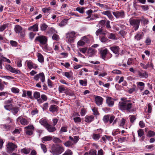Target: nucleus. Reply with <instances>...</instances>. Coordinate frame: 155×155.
Here are the masks:
<instances>
[{"mask_svg": "<svg viewBox=\"0 0 155 155\" xmlns=\"http://www.w3.org/2000/svg\"><path fill=\"white\" fill-rule=\"evenodd\" d=\"M119 106L121 110H129L132 108V103L129 100L121 98V101L119 102Z\"/></svg>", "mask_w": 155, "mask_h": 155, "instance_id": "1", "label": "nucleus"}, {"mask_svg": "<svg viewBox=\"0 0 155 155\" xmlns=\"http://www.w3.org/2000/svg\"><path fill=\"white\" fill-rule=\"evenodd\" d=\"M64 151V148L62 146L57 145L52 147L50 152L54 155H58Z\"/></svg>", "mask_w": 155, "mask_h": 155, "instance_id": "2", "label": "nucleus"}, {"mask_svg": "<svg viewBox=\"0 0 155 155\" xmlns=\"http://www.w3.org/2000/svg\"><path fill=\"white\" fill-rule=\"evenodd\" d=\"M129 21L130 25L133 26L134 29L135 30H137L140 24V20L139 19L131 18L129 19Z\"/></svg>", "mask_w": 155, "mask_h": 155, "instance_id": "3", "label": "nucleus"}, {"mask_svg": "<svg viewBox=\"0 0 155 155\" xmlns=\"http://www.w3.org/2000/svg\"><path fill=\"white\" fill-rule=\"evenodd\" d=\"M47 38L43 35H40L36 37L35 39V42H39L41 45H45L47 41Z\"/></svg>", "mask_w": 155, "mask_h": 155, "instance_id": "4", "label": "nucleus"}, {"mask_svg": "<svg viewBox=\"0 0 155 155\" xmlns=\"http://www.w3.org/2000/svg\"><path fill=\"white\" fill-rule=\"evenodd\" d=\"M74 31L68 32L66 34V38L68 42L71 43L74 41L76 37Z\"/></svg>", "mask_w": 155, "mask_h": 155, "instance_id": "5", "label": "nucleus"}, {"mask_svg": "<svg viewBox=\"0 0 155 155\" xmlns=\"http://www.w3.org/2000/svg\"><path fill=\"white\" fill-rule=\"evenodd\" d=\"M7 152L10 153L17 148V146L13 143L9 142L8 143L6 146Z\"/></svg>", "mask_w": 155, "mask_h": 155, "instance_id": "6", "label": "nucleus"}, {"mask_svg": "<svg viewBox=\"0 0 155 155\" xmlns=\"http://www.w3.org/2000/svg\"><path fill=\"white\" fill-rule=\"evenodd\" d=\"M13 102L12 100H8L5 101L4 105V107L5 110L8 111H10L12 110L13 106L12 104Z\"/></svg>", "mask_w": 155, "mask_h": 155, "instance_id": "7", "label": "nucleus"}, {"mask_svg": "<svg viewBox=\"0 0 155 155\" xmlns=\"http://www.w3.org/2000/svg\"><path fill=\"white\" fill-rule=\"evenodd\" d=\"M30 120L28 118H25L22 117H19L17 118V121L20 122L21 125H26L28 124Z\"/></svg>", "mask_w": 155, "mask_h": 155, "instance_id": "8", "label": "nucleus"}, {"mask_svg": "<svg viewBox=\"0 0 155 155\" xmlns=\"http://www.w3.org/2000/svg\"><path fill=\"white\" fill-rule=\"evenodd\" d=\"M34 78L36 81H38L40 79L42 83H44L45 81V75L43 72L40 73L36 75L34 77Z\"/></svg>", "mask_w": 155, "mask_h": 155, "instance_id": "9", "label": "nucleus"}, {"mask_svg": "<svg viewBox=\"0 0 155 155\" xmlns=\"http://www.w3.org/2000/svg\"><path fill=\"white\" fill-rule=\"evenodd\" d=\"M114 99L110 97H106V104L110 107H113L114 103Z\"/></svg>", "mask_w": 155, "mask_h": 155, "instance_id": "10", "label": "nucleus"}, {"mask_svg": "<svg viewBox=\"0 0 155 155\" xmlns=\"http://www.w3.org/2000/svg\"><path fill=\"white\" fill-rule=\"evenodd\" d=\"M113 14L117 18H123L125 16L124 13V11H116L113 12Z\"/></svg>", "mask_w": 155, "mask_h": 155, "instance_id": "11", "label": "nucleus"}, {"mask_svg": "<svg viewBox=\"0 0 155 155\" xmlns=\"http://www.w3.org/2000/svg\"><path fill=\"white\" fill-rule=\"evenodd\" d=\"M110 48L114 53L117 56L119 55L120 48L117 45L113 46L110 47Z\"/></svg>", "mask_w": 155, "mask_h": 155, "instance_id": "12", "label": "nucleus"}, {"mask_svg": "<svg viewBox=\"0 0 155 155\" xmlns=\"http://www.w3.org/2000/svg\"><path fill=\"white\" fill-rule=\"evenodd\" d=\"M22 28L18 25H15L14 28V31L16 33H20L21 37H23L24 36V32L22 31Z\"/></svg>", "mask_w": 155, "mask_h": 155, "instance_id": "13", "label": "nucleus"}, {"mask_svg": "<svg viewBox=\"0 0 155 155\" xmlns=\"http://www.w3.org/2000/svg\"><path fill=\"white\" fill-rule=\"evenodd\" d=\"M103 100V99L100 96H97L95 97L96 103L98 106H100L102 104Z\"/></svg>", "mask_w": 155, "mask_h": 155, "instance_id": "14", "label": "nucleus"}, {"mask_svg": "<svg viewBox=\"0 0 155 155\" xmlns=\"http://www.w3.org/2000/svg\"><path fill=\"white\" fill-rule=\"evenodd\" d=\"M102 13L103 14L107 16L110 20H112L114 18L110 11L108 10L106 11H104L102 12Z\"/></svg>", "mask_w": 155, "mask_h": 155, "instance_id": "15", "label": "nucleus"}, {"mask_svg": "<svg viewBox=\"0 0 155 155\" xmlns=\"http://www.w3.org/2000/svg\"><path fill=\"white\" fill-rule=\"evenodd\" d=\"M108 50L107 48L101 50L100 51L101 54V57L104 60H105L106 55L108 52Z\"/></svg>", "mask_w": 155, "mask_h": 155, "instance_id": "16", "label": "nucleus"}, {"mask_svg": "<svg viewBox=\"0 0 155 155\" xmlns=\"http://www.w3.org/2000/svg\"><path fill=\"white\" fill-rule=\"evenodd\" d=\"M27 65L28 68L30 69L32 68L35 69L37 67L36 65L33 63L31 61H27Z\"/></svg>", "mask_w": 155, "mask_h": 155, "instance_id": "17", "label": "nucleus"}, {"mask_svg": "<svg viewBox=\"0 0 155 155\" xmlns=\"http://www.w3.org/2000/svg\"><path fill=\"white\" fill-rule=\"evenodd\" d=\"M28 30L33 31H37L38 30V24H35L33 25L30 26L28 28Z\"/></svg>", "mask_w": 155, "mask_h": 155, "instance_id": "18", "label": "nucleus"}, {"mask_svg": "<svg viewBox=\"0 0 155 155\" xmlns=\"http://www.w3.org/2000/svg\"><path fill=\"white\" fill-rule=\"evenodd\" d=\"M95 52V50L91 48H89L87 50V55L88 57H91L93 55Z\"/></svg>", "mask_w": 155, "mask_h": 155, "instance_id": "19", "label": "nucleus"}, {"mask_svg": "<svg viewBox=\"0 0 155 155\" xmlns=\"http://www.w3.org/2000/svg\"><path fill=\"white\" fill-rule=\"evenodd\" d=\"M137 87L141 91H143L144 88L145 84L141 82H138L137 83Z\"/></svg>", "mask_w": 155, "mask_h": 155, "instance_id": "20", "label": "nucleus"}, {"mask_svg": "<svg viewBox=\"0 0 155 155\" xmlns=\"http://www.w3.org/2000/svg\"><path fill=\"white\" fill-rule=\"evenodd\" d=\"M46 128L49 132H53L56 130L55 127L50 125L49 124L46 127Z\"/></svg>", "mask_w": 155, "mask_h": 155, "instance_id": "21", "label": "nucleus"}, {"mask_svg": "<svg viewBox=\"0 0 155 155\" xmlns=\"http://www.w3.org/2000/svg\"><path fill=\"white\" fill-rule=\"evenodd\" d=\"M106 31H103L102 29L99 28L97 29L96 32V35L97 36H98L101 35H105L106 34Z\"/></svg>", "mask_w": 155, "mask_h": 155, "instance_id": "22", "label": "nucleus"}, {"mask_svg": "<svg viewBox=\"0 0 155 155\" xmlns=\"http://www.w3.org/2000/svg\"><path fill=\"white\" fill-rule=\"evenodd\" d=\"M94 117L93 116H86L85 121L88 123L91 122L93 120Z\"/></svg>", "mask_w": 155, "mask_h": 155, "instance_id": "23", "label": "nucleus"}, {"mask_svg": "<svg viewBox=\"0 0 155 155\" xmlns=\"http://www.w3.org/2000/svg\"><path fill=\"white\" fill-rule=\"evenodd\" d=\"M30 149L28 148H25L21 149V152L22 153H23L25 154H27L29 153L30 151Z\"/></svg>", "mask_w": 155, "mask_h": 155, "instance_id": "24", "label": "nucleus"}, {"mask_svg": "<svg viewBox=\"0 0 155 155\" xmlns=\"http://www.w3.org/2000/svg\"><path fill=\"white\" fill-rule=\"evenodd\" d=\"M139 75L141 78H147L148 75L147 73L145 71L139 72L138 73Z\"/></svg>", "mask_w": 155, "mask_h": 155, "instance_id": "25", "label": "nucleus"}, {"mask_svg": "<svg viewBox=\"0 0 155 155\" xmlns=\"http://www.w3.org/2000/svg\"><path fill=\"white\" fill-rule=\"evenodd\" d=\"M143 37L142 33L138 32L135 36V39L137 40H139L142 39Z\"/></svg>", "mask_w": 155, "mask_h": 155, "instance_id": "26", "label": "nucleus"}, {"mask_svg": "<svg viewBox=\"0 0 155 155\" xmlns=\"http://www.w3.org/2000/svg\"><path fill=\"white\" fill-rule=\"evenodd\" d=\"M48 27V26L45 23H42L40 24V29L41 31H45Z\"/></svg>", "mask_w": 155, "mask_h": 155, "instance_id": "27", "label": "nucleus"}, {"mask_svg": "<svg viewBox=\"0 0 155 155\" xmlns=\"http://www.w3.org/2000/svg\"><path fill=\"white\" fill-rule=\"evenodd\" d=\"M37 56L38 58V60L40 62L42 63L44 62V57L41 53H38Z\"/></svg>", "mask_w": 155, "mask_h": 155, "instance_id": "28", "label": "nucleus"}, {"mask_svg": "<svg viewBox=\"0 0 155 155\" xmlns=\"http://www.w3.org/2000/svg\"><path fill=\"white\" fill-rule=\"evenodd\" d=\"M39 123L41 125H43L45 127L48 124L45 120L43 119L40 120Z\"/></svg>", "mask_w": 155, "mask_h": 155, "instance_id": "29", "label": "nucleus"}, {"mask_svg": "<svg viewBox=\"0 0 155 155\" xmlns=\"http://www.w3.org/2000/svg\"><path fill=\"white\" fill-rule=\"evenodd\" d=\"M57 106L55 105H52L50 106L49 110L52 112H54L56 111L57 110Z\"/></svg>", "mask_w": 155, "mask_h": 155, "instance_id": "30", "label": "nucleus"}, {"mask_svg": "<svg viewBox=\"0 0 155 155\" xmlns=\"http://www.w3.org/2000/svg\"><path fill=\"white\" fill-rule=\"evenodd\" d=\"M146 66L147 67V69L148 68H149L150 70L153 69L154 66L152 62H150V63H147L146 64Z\"/></svg>", "mask_w": 155, "mask_h": 155, "instance_id": "31", "label": "nucleus"}, {"mask_svg": "<svg viewBox=\"0 0 155 155\" xmlns=\"http://www.w3.org/2000/svg\"><path fill=\"white\" fill-rule=\"evenodd\" d=\"M52 137L51 136H45L42 138V141H49L52 140Z\"/></svg>", "mask_w": 155, "mask_h": 155, "instance_id": "32", "label": "nucleus"}, {"mask_svg": "<svg viewBox=\"0 0 155 155\" xmlns=\"http://www.w3.org/2000/svg\"><path fill=\"white\" fill-rule=\"evenodd\" d=\"M19 110V107H13V108L12 110V111L14 115H16L17 113L18 112Z\"/></svg>", "mask_w": 155, "mask_h": 155, "instance_id": "33", "label": "nucleus"}, {"mask_svg": "<svg viewBox=\"0 0 155 155\" xmlns=\"http://www.w3.org/2000/svg\"><path fill=\"white\" fill-rule=\"evenodd\" d=\"M79 83L81 85L83 86H86L87 84V81L86 80H79Z\"/></svg>", "mask_w": 155, "mask_h": 155, "instance_id": "34", "label": "nucleus"}, {"mask_svg": "<svg viewBox=\"0 0 155 155\" xmlns=\"http://www.w3.org/2000/svg\"><path fill=\"white\" fill-rule=\"evenodd\" d=\"M43 12L44 13H50L51 11V9L50 7L48 8H44L42 9Z\"/></svg>", "mask_w": 155, "mask_h": 155, "instance_id": "35", "label": "nucleus"}, {"mask_svg": "<svg viewBox=\"0 0 155 155\" xmlns=\"http://www.w3.org/2000/svg\"><path fill=\"white\" fill-rule=\"evenodd\" d=\"M93 138L95 140H98L101 137L100 135L99 134H93Z\"/></svg>", "mask_w": 155, "mask_h": 155, "instance_id": "36", "label": "nucleus"}, {"mask_svg": "<svg viewBox=\"0 0 155 155\" xmlns=\"http://www.w3.org/2000/svg\"><path fill=\"white\" fill-rule=\"evenodd\" d=\"M34 97L35 99H38L40 98V94L39 92L36 91L34 93Z\"/></svg>", "mask_w": 155, "mask_h": 155, "instance_id": "37", "label": "nucleus"}, {"mask_svg": "<svg viewBox=\"0 0 155 155\" xmlns=\"http://www.w3.org/2000/svg\"><path fill=\"white\" fill-rule=\"evenodd\" d=\"M73 152L69 149L67 150L62 155H72Z\"/></svg>", "mask_w": 155, "mask_h": 155, "instance_id": "38", "label": "nucleus"}, {"mask_svg": "<svg viewBox=\"0 0 155 155\" xmlns=\"http://www.w3.org/2000/svg\"><path fill=\"white\" fill-rule=\"evenodd\" d=\"M84 8L83 7L81 8L78 7L76 8V10L78 12L80 13L83 14L84 13Z\"/></svg>", "mask_w": 155, "mask_h": 155, "instance_id": "39", "label": "nucleus"}, {"mask_svg": "<svg viewBox=\"0 0 155 155\" xmlns=\"http://www.w3.org/2000/svg\"><path fill=\"white\" fill-rule=\"evenodd\" d=\"M100 39L101 41L103 43H106L108 40V39L104 36L100 37Z\"/></svg>", "mask_w": 155, "mask_h": 155, "instance_id": "40", "label": "nucleus"}, {"mask_svg": "<svg viewBox=\"0 0 155 155\" xmlns=\"http://www.w3.org/2000/svg\"><path fill=\"white\" fill-rule=\"evenodd\" d=\"M11 91L15 94L18 93L19 92V89L15 87H13L11 88Z\"/></svg>", "mask_w": 155, "mask_h": 155, "instance_id": "41", "label": "nucleus"}, {"mask_svg": "<svg viewBox=\"0 0 155 155\" xmlns=\"http://www.w3.org/2000/svg\"><path fill=\"white\" fill-rule=\"evenodd\" d=\"M85 43L84 41L80 40L77 43V46L78 48L79 47L83 46L84 45Z\"/></svg>", "mask_w": 155, "mask_h": 155, "instance_id": "42", "label": "nucleus"}, {"mask_svg": "<svg viewBox=\"0 0 155 155\" xmlns=\"http://www.w3.org/2000/svg\"><path fill=\"white\" fill-rule=\"evenodd\" d=\"M73 144L72 143V142L70 140H69L64 143V145L66 147H69L71 146Z\"/></svg>", "mask_w": 155, "mask_h": 155, "instance_id": "43", "label": "nucleus"}, {"mask_svg": "<svg viewBox=\"0 0 155 155\" xmlns=\"http://www.w3.org/2000/svg\"><path fill=\"white\" fill-rule=\"evenodd\" d=\"M138 137H141L144 134V131L142 129H140L137 131Z\"/></svg>", "mask_w": 155, "mask_h": 155, "instance_id": "44", "label": "nucleus"}, {"mask_svg": "<svg viewBox=\"0 0 155 155\" xmlns=\"http://www.w3.org/2000/svg\"><path fill=\"white\" fill-rule=\"evenodd\" d=\"M108 38L110 39H115L116 37L114 34L112 33L109 34L107 35Z\"/></svg>", "mask_w": 155, "mask_h": 155, "instance_id": "45", "label": "nucleus"}, {"mask_svg": "<svg viewBox=\"0 0 155 155\" xmlns=\"http://www.w3.org/2000/svg\"><path fill=\"white\" fill-rule=\"evenodd\" d=\"M41 149L43 150L44 153H46L47 151V148H46L45 145L42 143H41L40 144Z\"/></svg>", "mask_w": 155, "mask_h": 155, "instance_id": "46", "label": "nucleus"}, {"mask_svg": "<svg viewBox=\"0 0 155 155\" xmlns=\"http://www.w3.org/2000/svg\"><path fill=\"white\" fill-rule=\"evenodd\" d=\"M120 131L118 129H117L114 130L112 132V134L113 136H116L117 134L120 133Z\"/></svg>", "mask_w": 155, "mask_h": 155, "instance_id": "47", "label": "nucleus"}, {"mask_svg": "<svg viewBox=\"0 0 155 155\" xmlns=\"http://www.w3.org/2000/svg\"><path fill=\"white\" fill-rule=\"evenodd\" d=\"M5 68L7 70L11 72H12V71L14 68H12V67H11V65L9 64H8L6 65L5 66Z\"/></svg>", "mask_w": 155, "mask_h": 155, "instance_id": "48", "label": "nucleus"}, {"mask_svg": "<svg viewBox=\"0 0 155 155\" xmlns=\"http://www.w3.org/2000/svg\"><path fill=\"white\" fill-rule=\"evenodd\" d=\"M8 25L7 24H5L1 26L0 27V31H3L8 27L7 25Z\"/></svg>", "mask_w": 155, "mask_h": 155, "instance_id": "49", "label": "nucleus"}, {"mask_svg": "<svg viewBox=\"0 0 155 155\" xmlns=\"http://www.w3.org/2000/svg\"><path fill=\"white\" fill-rule=\"evenodd\" d=\"M65 87L63 86H59L58 87V91L60 93H62L65 90Z\"/></svg>", "mask_w": 155, "mask_h": 155, "instance_id": "50", "label": "nucleus"}, {"mask_svg": "<svg viewBox=\"0 0 155 155\" xmlns=\"http://www.w3.org/2000/svg\"><path fill=\"white\" fill-rule=\"evenodd\" d=\"M155 135V133L152 131H148L147 134V136L149 137H151Z\"/></svg>", "mask_w": 155, "mask_h": 155, "instance_id": "51", "label": "nucleus"}, {"mask_svg": "<svg viewBox=\"0 0 155 155\" xmlns=\"http://www.w3.org/2000/svg\"><path fill=\"white\" fill-rule=\"evenodd\" d=\"M89 155H97V151L95 150H91L89 152Z\"/></svg>", "mask_w": 155, "mask_h": 155, "instance_id": "52", "label": "nucleus"}, {"mask_svg": "<svg viewBox=\"0 0 155 155\" xmlns=\"http://www.w3.org/2000/svg\"><path fill=\"white\" fill-rule=\"evenodd\" d=\"M67 21V20L66 19L63 20L59 24V25L60 26H62L66 24Z\"/></svg>", "mask_w": 155, "mask_h": 155, "instance_id": "53", "label": "nucleus"}, {"mask_svg": "<svg viewBox=\"0 0 155 155\" xmlns=\"http://www.w3.org/2000/svg\"><path fill=\"white\" fill-rule=\"evenodd\" d=\"M52 38L53 39L56 41L58 40L59 38L58 35L56 34H53Z\"/></svg>", "mask_w": 155, "mask_h": 155, "instance_id": "54", "label": "nucleus"}, {"mask_svg": "<svg viewBox=\"0 0 155 155\" xmlns=\"http://www.w3.org/2000/svg\"><path fill=\"white\" fill-rule=\"evenodd\" d=\"M1 58L2 60L3 61L7 62L9 63H11V61L9 59L2 56H1Z\"/></svg>", "mask_w": 155, "mask_h": 155, "instance_id": "55", "label": "nucleus"}, {"mask_svg": "<svg viewBox=\"0 0 155 155\" xmlns=\"http://www.w3.org/2000/svg\"><path fill=\"white\" fill-rule=\"evenodd\" d=\"M53 140L56 143H59L62 142L61 140L58 138H54L53 139Z\"/></svg>", "mask_w": 155, "mask_h": 155, "instance_id": "56", "label": "nucleus"}, {"mask_svg": "<svg viewBox=\"0 0 155 155\" xmlns=\"http://www.w3.org/2000/svg\"><path fill=\"white\" fill-rule=\"evenodd\" d=\"M109 116L108 115L104 116L103 118V120L104 122H107L109 120Z\"/></svg>", "mask_w": 155, "mask_h": 155, "instance_id": "57", "label": "nucleus"}, {"mask_svg": "<svg viewBox=\"0 0 155 155\" xmlns=\"http://www.w3.org/2000/svg\"><path fill=\"white\" fill-rule=\"evenodd\" d=\"M112 72L115 74H121V72L118 70H114L112 71Z\"/></svg>", "mask_w": 155, "mask_h": 155, "instance_id": "58", "label": "nucleus"}, {"mask_svg": "<svg viewBox=\"0 0 155 155\" xmlns=\"http://www.w3.org/2000/svg\"><path fill=\"white\" fill-rule=\"evenodd\" d=\"M142 9L144 11H146L149 9V7L147 5H143L141 6Z\"/></svg>", "mask_w": 155, "mask_h": 155, "instance_id": "59", "label": "nucleus"}, {"mask_svg": "<svg viewBox=\"0 0 155 155\" xmlns=\"http://www.w3.org/2000/svg\"><path fill=\"white\" fill-rule=\"evenodd\" d=\"M64 75L68 78H70L72 76L71 73L68 72H65Z\"/></svg>", "mask_w": 155, "mask_h": 155, "instance_id": "60", "label": "nucleus"}, {"mask_svg": "<svg viewBox=\"0 0 155 155\" xmlns=\"http://www.w3.org/2000/svg\"><path fill=\"white\" fill-rule=\"evenodd\" d=\"M74 120L75 123H79L81 121V118L79 117H76L74 118Z\"/></svg>", "mask_w": 155, "mask_h": 155, "instance_id": "61", "label": "nucleus"}, {"mask_svg": "<svg viewBox=\"0 0 155 155\" xmlns=\"http://www.w3.org/2000/svg\"><path fill=\"white\" fill-rule=\"evenodd\" d=\"M92 111H93L94 114L95 115H98L99 113L97 111V109L95 107H94L92 109Z\"/></svg>", "mask_w": 155, "mask_h": 155, "instance_id": "62", "label": "nucleus"}, {"mask_svg": "<svg viewBox=\"0 0 155 155\" xmlns=\"http://www.w3.org/2000/svg\"><path fill=\"white\" fill-rule=\"evenodd\" d=\"M133 59L131 58H128L127 61V64L129 65H130L132 64Z\"/></svg>", "mask_w": 155, "mask_h": 155, "instance_id": "63", "label": "nucleus"}, {"mask_svg": "<svg viewBox=\"0 0 155 155\" xmlns=\"http://www.w3.org/2000/svg\"><path fill=\"white\" fill-rule=\"evenodd\" d=\"M136 119V118L134 115H131L130 116V121L131 123H133Z\"/></svg>", "mask_w": 155, "mask_h": 155, "instance_id": "64", "label": "nucleus"}]
</instances>
